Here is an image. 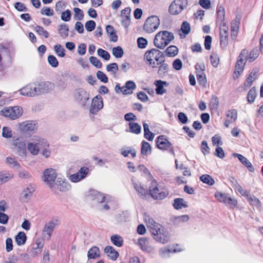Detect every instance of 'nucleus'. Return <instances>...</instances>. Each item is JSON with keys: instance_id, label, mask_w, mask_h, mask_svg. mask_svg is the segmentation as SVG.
<instances>
[{"instance_id": "obj_1", "label": "nucleus", "mask_w": 263, "mask_h": 263, "mask_svg": "<svg viewBox=\"0 0 263 263\" xmlns=\"http://www.w3.org/2000/svg\"><path fill=\"white\" fill-rule=\"evenodd\" d=\"M144 219L147 227L149 229L155 240L163 244L168 241L170 239L168 233L162 229L161 224L156 222L148 215L145 214Z\"/></svg>"}, {"instance_id": "obj_2", "label": "nucleus", "mask_w": 263, "mask_h": 263, "mask_svg": "<svg viewBox=\"0 0 263 263\" xmlns=\"http://www.w3.org/2000/svg\"><path fill=\"white\" fill-rule=\"evenodd\" d=\"M164 58L163 52L155 48L147 50L144 56L147 65L152 68H157L158 63H160V61L162 62Z\"/></svg>"}, {"instance_id": "obj_3", "label": "nucleus", "mask_w": 263, "mask_h": 263, "mask_svg": "<svg viewBox=\"0 0 263 263\" xmlns=\"http://www.w3.org/2000/svg\"><path fill=\"white\" fill-rule=\"evenodd\" d=\"M173 33L167 31H161L157 33L154 40V45L158 48L163 49L174 39Z\"/></svg>"}, {"instance_id": "obj_4", "label": "nucleus", "mask_w": 263, "mask_h": 263, "mask_svg": "<svg viewBox=\"0 0 263 263\" xmlns=\"http://www.w3.org/2000/svg\"><path fill=\"white\" fill-rule=\"evenodd\" d=\"M33 84L36 96L48 93L54 88V84L49 81H39Z\"/></svg>"}, {"instance_id": "obj_5", "label": "nucleus", "mask_w": 263, "mask_h": 263, "mask_svg": "<svg viewBox=\"0 0 263 263\" xmlns=\"http://www.w3.org/2000/svg\"><path fill=\"white\" fill-rule=\"evenodd\" d=\"M149 193L151 197L155 200H162L168 195V191L159 189L157 182L155 180L151 183Z\"/></svg>"}, {"instance_id": "obj_6", "label": "nucleus", "mask_w": 263, "mask_h": 263, "mask_svg": "<svg viewBox=\"0 0 263 263\" xmlns=\"http://www.w3.org/2000/svg\"><path fill=\"white\" fill-rule=\"evenodd\" d=\"M160 25V20L156 15H152L147 18L143 29L148 33H151L155 31Z\"/></svg>"}, {"instance_id": "obj_7", "label": "nucleus", "mask_w": 263, "mask_h": 263, "mask_svg": "<svg viewBox=\"0 0 263 263\" xmlns=\"http://www.w3.org/2000/svg\"><path fill=\"white\" fill-rule=\"evenodd\" d=\"M2 114L12 120L18 118L23 113L22 108L17 106L5 107L1 111Z\"/></svg>"}, {"instance_id": "obj_8", "label": "nucleus", "mask_w": 263, "mask_h": 263, "mask_svg": "<svg viewBox=\"0 0 263 263\" xmlns=\"http://www.w3.org/2000/svg\"><path fill=\"white\" fill-rule=\"evenodd\" d=\"M187 0H174L170 5L168 11L172 15H177L187 7Z\"/></svg>"}, {"instance_id": "obj_9", "label": "nucleus", "mask_w": 263, "mask_h": 263, "mask_svg": "<svg viewBox=\"0 0 263 263\" xmlns=\"http://www.w3.org/2000/svg\"><path fill=\"white\" fill-rule=\"evenodd\" d=\"M74 99L82 106H85L89 100V94L83 88H78L73 93Z\"/></svg>"}, {"instance_id": "obj_10", "label": "nucleus", "mask_w": 263, "mask_h": 263, "mask_svg": "<svg viewBox=\"0 0 263 263\" xmlns=\"http://www.w3.org/2000/svg\"><path fill=\"white\" fill-rule=\"evenodd\" d=\"M43 178L44 181L47 185L50 187H53L57 178L55 170L53 168L45 170L43 173Z\"/></svg>"}, {"instance_id": "obj_11", "label": "nucleus", "mask_w": 263, "mask_h": 263, "mask_svg": "<svg viewBox=\"0 0 263 263\" xmlns=\"http://www.w3.org/2000/svg\"><path fill=\"white\" fill-rule=\"evenodd\" d=\"M37 124L34 121H26L19 124L20 129L26 133L34 132L37 129Z\"/></svg>"}, {"instance_id": "obj_12", "label": "nucleus", "mask_w": 263, "mask_h": 263, "mask_svg": "<svg viewBox=\"0 0 263 263\" xmlns=\"http://www.w3.org/2000/svg\"><path fill=\"white\" fill-rule=\"evenodd\" d=\"M103 107V99L100 95L96 96L92 100L91 105L90 108V112L96 114Z\"/></svg>"}, {"instance_id": "obj_13", "label": "nucleus", "mask_w": 263, "mask_h": 263, "mask_svg": "<svg viewBox=\"0 0 263 263\" xmlns=\"http://www.w3.org/2000/svg\"><path fill=\"white\" fill-rule=\"evenodd\" d=\"M228 31L229 28L227 24L220 25V45L224 47L228 44Z\"/></svg>"}, {"instance_id": "obj_14", "label": "nucleus", "mask_w": 263, "mask_h": 263, "mask_svg": "<svg viewBox=\"0 0 263 263\" xmlns=\"http://www.w3.org/2000/svg\"><path fill=\"white\" fill-rule=\"evenodd\" d=\"M89 172V168L86 167H81L76 174L70 176L69 179L73 182H77L85 178Z\"/></svg>"}, {"instance_id": "obj_15", "label": "nucleus", "mask_w": 263, "mask_h": 263, "mask_svg": "<svg viewBox=\"0 0 263 263\" xmlns=\"http://www.w3.org/2000/svg\"><path fill=\"white\" fill-rule=\"evenodd\" d=\"M56 225L57 223L52 220L45 224L43 229V236L45 239L47 240L50 239L52 233L55 228Z\"/></svg>"}, {"instance_id": "obj_16", "label": "nucleus", "mask_w": 263, "mask_h": 263, "mask_svg": "<svg viewBox=\"0 0 263 263\" xmlns=\"http://www.w3.org/2000/svg\"><path fill=\"white\" fill-rule=\"evenodd\" d=\"M156 144L158 148L162 150H166L172 145L164 135L159 136L157 138Z\"/></svg>"}, {"instance_id": "obj_17", "label": "nucleus", "mask_w": 263, "mask_h": 263, "mask_svg": "<svg viewBox=\"0 0 263 263\" xmlns=\"http://www.w3.org/2000/svg\"><path fill=\"white\" fill-rule=\"evenodd\" d=\"M33 88L34 86L33 83L29 84L21 88L19 91L20 92V94L22 96L33 97L36 96L35 92L33 90Z\"/></svg>"}, {"instance_id": "obj_18", "label": "nucleus", "mask_w": 263, "mask_h": 263, "mask_svg": "<svg viewBox=\"0 0 263 263\" xmlns=\"http://www.w3.org/2000/svg\"><path fill=\"white\" fill-rule=\"evenodd\" d=\"M44 243L40 239L36 240L35 243L33 244L32 249L31 251V255L32 257H36L40 255L42 251Z\"/></svg>"}, {"instance_id": "obj_19", "label": "nucleus", "mask_w": 263, "mask_h": 263, "mask_svg": "<svg viewBox=\"0 0 263 263\" xmlns=\"http://www.w3.org/2000/svg\"><path fill=\"white\" fill-rule=\"evenodd\" d=\"M138 244L141 249L144 251L150 252L153 250L149 239L146 238H139Z\"/></svg>"}, {"instance_id": "obj_20", "label": "nucleus", "mask_w": 263, "mask_h": 263, "mask_svg": "<svg viewBox=\"0 0 263 263\" xmlns=\"http://www.w3.org/2000/svg\"><path fill=\"white\" fill-rule=\"evenodd\" d=\"M217 23H219L220 25L223 24H227L225 22V10L223 7L219 6L217 10Z\"/></svg>"}, {"instance_id": "obj_21", "label": "nucleus", "mask_w": 263, "mask_h": 263, "mask_svg": "<svg viewBox=\"0 0 263 263\" xmlns=\"http://www.w3.org/2000/svg\"><path fill=\"white\" fill-rule=\"evenodd\" d=\"M133 185L139 196L142 198H145L147 193V190L143 187L141 183L138 181H135L133 182Z\"/></svg>"}, {"instance_id": "obj_22", "label": "nucleus", "mask_w": 263, "mask_h": 263, "mask_svg": "<svg viewBox=\"0 0 263 263\" xmlns=\"http://www.w3.org/2000/svg\"><path fill=\"white\" fill-rule=\"evenodd\" d=\"M158 74L160 76H163L169 70L168 65L165 62V59L164 58L163 61H160V63H158Z\"/></svg>"}, {"instance_id": "obj_23", "label": "nucleus", "mask_w": 263, "mask_h": 263, "mask_svg": "<svg viewBox=\"0 0 263 263\" xmlns=\"http://www.w3.org/2000/svg\"><path fill=\"white\" fill-rule=\"evenodd\" d=\"M234 156L237 157L240 161L248 168L250 172H253L254 171V168L253 165L246 157L240 154L236 153L234 154Z\"/></svg>"}, {"instance_id": "obj_24", "label": "nucleus", "mask_w": 263, "mask_h": 263, "mask_svg": "<svg viewBox=\"0 0 263 263\" xmlns=\"http://www.w3.org/2000/svg\"><path fill=\"white\" fill-rule=\"evenodd\" d=\"M155 84L156 86V91L157 94L162 95L166 92V89L164 88V85L165 86L168 85V83L166 82L157 80L155 82Z\"/></svg>"}, {"instance_id": "obj_25", "label": "nucleus", "mask_w": 263, "mask_h": 263, "mask_svg": "<svg viewBox=\"0 0 263 263\" xmlns=\"http://www.w3.org/2000/svg\"><path fill=\"white\" fill-rule=\"evenodd\" d=\"M104 252L108 257L113 260H116L119 256L118 252L111 246H107L104 249Z\"/></svg>"}, {"instance_id": "obj_26", "label": "nucleus", "mask_w": 263, "mask_h": 263, "mask_svg": "<svg viewBox=\"0 0 263 263\" xmlns=\"http://www.w3.org/2000/svg\"><path fill=\"white\" fill-rule=\"evenodd\" d=\"M92 196L94 197L92 198L93 200H96L100 203L107 202L109 200V197L108 196H105L103 194L97 191H93Z\"/></svg>"}, {"instance_id": "obj_27", "label": "nucleus", "mask_w": 263, "mask_h": 263, "mask_svg": "<svg viewBox=\"0 0 263 263\" xmlns=\"http://www.w3.org/2000/svg\"><path fill=\"white\" fill-rule=\"evenodd\" d=\"M32 142L35 143L37 145H39V148H42L44 147H48L49 144L47 141L41 137L38 136H34L32 139Z\"/></svg>"}, {"instance_id": "obj_28", "label": "nucleus", "mask_w": 263, "mask_h": 263, "mask_svg": "<svg viewBox=\"0 0 263 263\" xmlns=\"http://www.w3.org/2000/svg\"><path fill=\"white\" fill-rule=\"evenodd\" d=\"M34 191V189L33 187L31 186H28L22 193L21 195V199L24 201H27L32 196V193Z\"/></svg>"}, {"instance_id": "obj_29", "label": "nucleus", "mask_w": 263, "mask_h": 263, "mask_svg": "<svg viewBox=\"0 0 263 263\" xmlns=\"http://www.w3.org/2000/svg\"><path fill=\"white\" fill-rule=\"evenodd\" d=\"M246 62V61H243L241 59H238L234 71L237 78H238L240 73L242 72Z\"/></svg>"}, {"instance_id": "obj_30", "label": "nucleus", "mask_w": 263, "mask_h": 263, "mask_svg": "<svg viewBox=\"0 0 263 263\" xmlns=\"http://www.w3.org/2000/svg\"><path fill=\"white\" fill-rule=\"evenodd\" d=\"M257 71L256 70L253 69L249 76L248 77L245 83V86L247 87H250L252 83L256 80L257 78Z\"/></svg>"}, {"instance_id": "obj_31", "label": "nucleus", "mask_w": 263, "mask_h": 263, "mask_svg": "<svg viewBox=\"0 0 263 263\" xmlns=\"http://www.w3.org/2000/svg\"><path fill=\"white\" fill-rule=\"evenodd\" d=\"M107 34L110 36V41L116 42L118 40V36L114 31V27L111 25H107L106 27Z\"/></svg>"}, {"instance_id": "obj_32", "label": "nucleus", "mask_w": 263, "mask_h": 263, "mask_svg": "<svg viewBox=\"0 0 263 263\" xmlns=\"http://www.w3.org/2000/svg\"><path fill=\"white\" fill-rule=\"evenodd\" d=\"M15 241L18 246H22L25 243L27 236L24 232H20L15 237Z\"/></svg>"}, {"instance_id": "obj_33", "label": "nucleus", "mask_w": 263, "mask_h": 263, "mask_svg": "<svg viewBox=\"0 0 263 263\" xmlns=\"http://www.w3.org/2000/svg\"><path fill=\"white\" fill-rule=\"evenodd\" d=\"M173 206L176 210L181 209L182 208L188 206L186 202L182 198H176L174 199Z\"/></svg>"}, {"instance_id": "obj_34", "label": "nucleus", "mask_w": 263, "mask_h": 263, "mask_svg": "<svg viewBox=\"0 0 263 263\" xmlns=\"http://www.w3.org/2000/svg\"><path fill=\"white\" fill-rule=\"evenodd\" d=\"M89 258L95 259L100 257V250L97 247L94 246L91 248L87 253Z\"/></svg>"}, {"instance_id": "obj_35", "label": "nucleus", "mask_w": 263, "mask_h": 263, "mask_svg": "<svg viewBox=\"0 0 263 263\" xmlns=\"http://www.w3.org/2000/svg\"><path fill=\"white\" fill-rule=\"evenodd\" d=\"M110 240L112 243L118 247H121L123 245V239L121 236L119 235H113L110 237Z\"/></svg>"}, {"instance_id": "obj_36", "label": "nucleus", "mask_w": 263, "mask_h": 263, "mask_svg": "<svg viewBox=\"0 0 263 263\" xmlns=\"http://www.w3.org/2000/svg\"><path fill=\"white\" fill-rule=\"evenodd\" d=\"M59 33L60 36L63 38H66L68 35L69 28L66 24H63L59 26Z\"/></svg>"}, {"instance_id": "obj_37", "label": "nucleus", "mask_w": 263, "mask_h": 263, "mask_svg": "<svg viewBox=\"0 0 263 263\" xmlns=\"http://www.w3.org/2000/svg\"><path fill=\"white\" fill-rule=\"evenodd\" d=\"M200 180L203 183L208 184L209 185H213L215 183L213 178L209 175L204 174L200 177Z\"/></svg>"}, {"instance_id": "obj_38", "label": "nucleus", "mask_w": 263, "mask_h": 263, "mask_svg": "<svg viewBox=\"0 0 263 263\" xmlns=\"http://www.w3.org/2000/svg\"><path fill=\"white\" fill-rule=\"evenodd\" d=\"M166 55L170 57H173L178 53V48L174 45L168 47L165 51Z\"/></svg>"}, {"instance_id": "obj_39", "label": "nucleus", "mask_w": 263, "mask_h": 263, "mask_svg": "<svg viewBox=\"0 0 263 263\" xmlns=\"http://www.w3.org/2000/svg\"><path fill=\"white\" fill-rule=\"evenodd\" d=\"M6 163L12 168H19L20 164L15 160L14 158L8 157L6 159Z\"/></svg>"}, {"instance_id": "obj_40", "label": "nucleus", "mask_w": 263, "mask_h": 263, "mask_svg": "<svg viewBox=\"0 0 263 263\" xmlns=\"http://www.w3.org/2000/svg\"><path fill=\"white\" fill-rule=\"evenodd\" d=\"M129 131L135 134H139L141 132V128L138 123L130 122L129 123Z\"/></svg>"}, {"instance_id": "obj_41", "label": "nucleus", "mask_w": 263, "mask_h": 263, "mask_svg": "<svg viewBox=\"0 0 263 263\" xmlns=\"http://www.w3.org/2000/svg\"><path fill=\"white\" fill-rule=\"evenodd\" d=\"M28 150L33 155H37L39 152V145L35 144L33 142H31L28 144Z\"/></svg>"}, {"instance_id": "obj_42", "label": "nucleus", "mask_w": 263, "mask_h": 263, "mask_svg": "<svg viewBox=\"0 0 263 263\" xmlns=\"http://www.w3.org/2000/svg\"><path fill=\"white\" fill-rule=\"evenodd\" d=\"M197 79L198 83L202 85H204L206 83V79L204 72L197 71L196 72Z\"/></svg>"}, {"instance_id": "obj_43", "label": "nucleus", "mask_w": 263, "mask_h": 263, "mask_svg": "<svg viewBox=\"0 0 263 263\" xmlns=\"http://www.w3.org/2000/svg\"><path fill=\"white\" fill-rule=\"evenodd\" d=\"M112 53L116 58H121L124 54V51L120 46H117L112 48Z\"/></svg>"}, {"instance_id": "obj_44", "label": "nucleus", "mask_w": 263, "mask_h": 263, "mask_svg": "<svg viewBox=\"0 0 263 263\" xmlns=\"http://www.w3.org/2000/svg\"><path fill=\"white\" fill-rule=\"evenodd\" d=\"M215 198L220 202L226 203L227 202L228 196L226 194L222 193L220 192H216L215 193Z\"/></svg>"}, {"instance_id": "obj_45", "label": "nucleus", "mask_w": 263, "mask_h": 263, "mask_svg": "<svg viewBox=\"0 0 263 263\" xmlns=\"http://www.w3.org/2000/svg\"><path fill=\"white\" fill-rule=\"evenodd\" d=\"M227 117L232 122H235L237 118V111L236 109H231L227 111Z\"/></svg>"}, {"instance_id": "obj_46", "label": "nucleus", "mask_w": 263, "mask_h": 263, "mask_svg": "<svg viewBox=\"0 0 263 263\" xmlns=\"http://www.w3.org/2000/svg\"><path fill=\"white\" fill-rule=\"evenodd\" d=\"M34 30L40 35H43L45 38H48L49 34L48 32L45 30L43 27L40 26H36L34 28Z\"/></svg>"}, {"instance_id": "obj_47", "label": "nucleus", "mask_w": 263, "mask_h": 263, "mask_svg": "<svg viewBox=\"0 0 263 263\" xmlns=\"http://www.w3.org/2000/svg\"><path fill=\"white\" fill-rule=\"evenodd\" d=\"M259 50L257 48L253 49L248 58V60L250 62L254 61L259 55Z\"/></svg>"}, {"instance_id": "obj_48", "label": "nucleus", "mask_w": 263, "mask_h": 263, "mask_svg": "<svg viewBox=\"0 0 263 263\" xmlns=\"http://www.w3.org/2000/svg\"><path fill=\"white\" fill-rule=\"evenodd\" d=\"M151 151V146L150 144L145 141L142 142L141 147V154L143 155L146 156L149 152Z\"/></svg>"}, {"instance_id": "obj_49", "label": "nucleus", "mask_w": 263, "mask_h": 263, "mask_svg": "<svg viewBox=\"0 0 263 263\" xmlns=\"http://www.w3.org/2000/svg\"><path fill=\"white\" fill-rule=\"evenodd\" d=\"M256 96V89L254 87L252 88L247 95V100L250 103H252L254 101Z\"/></svg>"}, {"instance_id": "obj_50", "label": "nucleus", "mask_w": 263, "mask_h": 263, "mask_svg": "<svg viewBox=\"0 0 263 263\" xmlns=\"http://www.w3.org/2000/svg\"><path fill=\"white\" fill-rule=\"evenodd\" d=\"M247 198V200L249 202L251 203V204L255 205L257 207L261 206V203L259 200L256 198L254 196H246Z\"/></svg>"}, {"instance_id": "obj_51", "label": "nucleus", "mask_w": 263, "mask_h": 263, "mask_svg": "<svg viewBox=\"0 0 263 263\" xmlns=\"http://www.w3.org/2000/svg\"><path fill=\"white\" fill-rule=\"evenodd\" d=\"M219 105V99L216 96H212L211 99L210 106L213 109L216 110Z\"/></svg>"}, {"instance_id": "obj_52", "label": "nucleus", "mask_w": 263, "mask_h": 263, "mask_svg": "<svg viewBox=\"0 0 263 263\" xmlns=\"http://www.w3.org/2000/svg\"><path fill=\"white\" fill-rule=\"evenodd\" d=\"M234 189L237 191L241 195L243 196H248V193L247 190L243 189L242 187L237 182L235 181Z\"/></svg>"}, {"instance_id": "obj_53", "label": "nucleus", "mask_w": 263, "mask_h": 263, "mask_svg": "<svg viewBox=\"0 0 263 263\" xmlns=\"http://www.w3.org/2000/svg\"><path fill=\"white\" fill-rule=\"evenodd\" d=\"M54 50L59 57H64L65 55V49L61 45H55Z\"/></svg>"}, {"instance_id": "obj_54", "label": "nucleus", "mask_w": 263, "mask_h": 263, "mask_svg": "<svg viewBox=\"0 0 263 263\" xmlns=\"http://www.w3.org/2000/svg\"><path fill=\"white\" fill-rule=\"evenodd\" d=\"M59 182H60L59 181ZM69 187H70V185L64 181H62V182L61 183H56L55 184V187L56 189H57L58 190H59V191H62V192H64V191H65L68 190Z\"/></svg>"}, {"instance_id": "obj_55", "label": "nucleus", "mask_w": 263, "mask_h": 263, "mask_svg": "<svg viewBox=\"0 0 263 263\" xmlns=\"http://www.w3.org/2000/svg\"><path fill=\"white\" fill-rule=\"evenodd\" d=\"M97 53L99 56L102 57L105 60H109L110 58L109 53L107 51L101 48L98 49Z\"/></svg>"}, {"instance_id": "obj_56", "label": "nucleus", "mask_w": 263, "mask_h": 263, "mask_svg": "<svg viewBox=\"0 0 263 263\" xmlns=\"http://www.w3.org/2000/svg\"><path fill=\"white\" fill-rule=\"evenodd\" d=\"M115 90H116V92L118 93H122V94H124V95L132 93V91H130L129 92H128L127 88H125V85L122 87H120L119 84L116 85V86L115 87Z\"/></svg>"}, {"instance_id": "obj_57", "label": "nucleus", "mask_w": 263, "mask_h": 263, "mask_svg": "<svg viewBox=\"0 0 263 263\" xmlns=\"http://www.w3.org/2000/svg\"><path fill=\"white\" fill-rule=\"evenodd\" d=\"M210 60L212 65L214 67H217L219 64V59L216 53H212L210 56Z\"/></svg>"}, {"instance_id": "obj_58", "label": "nucleus", "mask_w": 263, "mask_h": 263, "mask_svg": "<svg viewBox=\"0 0 263 263\" xmlns=\"http://www.w3.org/2000/svg\"><path fill=\"white\" fill-rule=\"evenodd\" d=\"M48 62L49 65H50L53 67H57L59 65V62L57 59L53 55H50L48 56Z\"/></svg>"}, {"instance_id": "obj_59", "label": "nucleus", "mask_w": 263, "mask_h": 263, "mask_svg": "<svg viewBox=\"0 0 263 263\" xmlns=\"http://www.w3.org/2000/svg\"><path fill=\"white\" fill-rule=\"evenodd\" d=\"M89 61L92 65L98 68H100L102 66V63L99 59H98L97 58L95 57H90L89 58Z\"/></svg>"}, {"instance_id": "obj_60", "label": "nucleus", "mask_w": 263, "mask_h": 263, "mask_svg": "<svg viewBox=\"0 0 263 263\" xmlns=\"http://www.w3.org/2000/svg\"><path fill=\"white\" fill-rule=\"evenodd\" d=\"M73 11L74 12V17L75 18H77L80 21L83 20L84 17V14L82 10L78 8H74Z\"/></svg>"}, {"instance_id": "obj_61", "label": "nucleus", "mask_w": 263, "mask_h": 263, "mask_svg": "<svg viewBox=\"0 0 263 263\" xmlns=\"http://www.w3.org/2000/svg\"><path fill=\"white\" fill-rule=\"evenodd\" d=\"M181 29L184 34H189L191 31V27H190V24L186 21L183 22L181 25Z\"/></svg>"}, {"instance_id": "obj_62", "label": "nucleus", "mask_w": 263, "mask_h": 263, "mask_svg": "<svg viewBox=\"0 0 263 263\" xmlns=\"http://www.w3.org/2000/svg\"><path fill=\"white\" fill-rule=\"evenodd\" d=\"M96 25L94 21L90 20L86 22L85 26L87 31L91 32L95 29Z\"/></svg>"}, {"instance_id": "obj_63", "label": "nucleus", "mask_w": 263, "mask_h": 263, "mask_svg": "<svg viewBox=\"0 0 263 263\" xmlns=\"http://www.w3.org/2000/svg\"><path fill=\"white\" fill-rule=\"evenodd\" d=\"M2 136L6 138H11L12 136V130L8 127H4L3 128Z\"/></svg>"}, {"instance_id": "obj_64", "label": "nucleus", "mask_w": 263, "mask_h": 263, "mask_svg": "<svg viewBox=\"0 0 263 263\" xmlns=\"http://www.w3.org/2000/svg\"><path fill=\"white\" fill-rule=\"evenodd\" d=\"M66 7V4L63 1H59L55 4V11L58 13H61Z\"/></svg>"}]
</instances>
